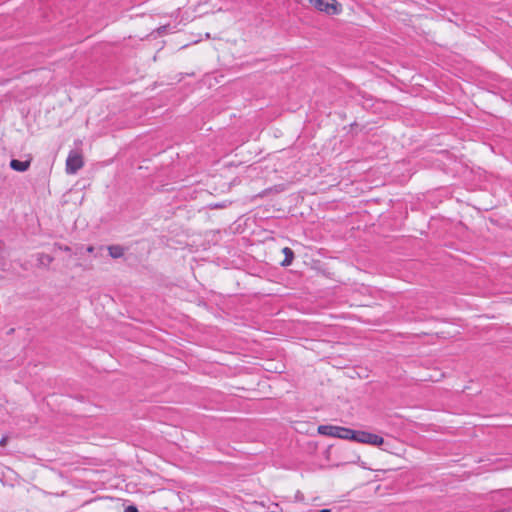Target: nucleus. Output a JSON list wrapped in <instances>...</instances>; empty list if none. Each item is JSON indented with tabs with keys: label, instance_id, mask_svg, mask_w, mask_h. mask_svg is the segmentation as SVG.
I'll return each instance as SVG.
<instances>
[{
	"label": "nucleus",
	"instance_id": "1",
	"mask_svg": "<svg viewBox=\"0 0 512 512\" xmlns=\"http://www.w3.org/2000/svg\"><path fill=\"white\" fill-rule=\"evenodd\" d=\"M349 439L362 444H370L373 446H381L384 443L383 437L362 430H354L350 428Z\"/></svg>",
	"mask_w": 512,
	"mask_h": 512
},
{
	"label": "nucleus",
	"instance_id": "2",
	"mask_svg": "<svg viewBox=\"0 0 512 512\" xmlns=\"http://www.w3.org/2000/svg\"><path fill=\"white\" fill-rule=\"evenodd\" d=\"M309 2L327 15H337L342 11V5L337 0H309Z\"/></svg>",
	"mask_w": 512,
	"mask_h": 512
},
{
	"label": "nucleus",
	"instance_id": "3",
	"mask_svg": "<svg viewBox=\"0 0 512 512\" xmlns=\"http://www.w3.org/2000/svg\"><path fill=\"white\" fill-rule=\"evenodd\" d=\"M318 433L323 436L348 440L350 428L335 425H320L318 426Z\"/></svg>",
	"mask_w": 512,
	"mask_h": 512
},
{
	"label": "nucleus",
	"instance_id": "4",
	"mask_svg": "<svg viewBox=\"0 0 512 512\" xmlns=\"http://www.w3.org/2000/svg\"><path fill=\"white\" fill-rule=\"evenodd\" d=\"M84 165L83 158L76 152H70L66 160V172L75 174Z\"/></svg>",
	"mask_w": 512,
	"mask_h": 512
},
{
	"label": "nucleus",
	"instance_id": "5",
	"mask_svg": "<svg viewBox=\"0 0 512 512\" xmlns=\"http://www.w3.org/2000/svg\"><path fill=\"white\" fill-rule=\"evenodd\" d=\"M31 165V159L26 161H21L18 159H12L10 161V168L17 172H25L29 169Z\"/></svg>",
	"mask_w": 512,
	"mask_h": 512
},
{
	"label": "nucleus",
	"instance_id": "6",
	"mask_svg": "<svg viewBox=\"0 0 512 512\" xmlns=\"http://www.w3.org/2000/svg\"><path fill=\"white\" fill-rule=\"evenodd\" d=\"M108 254L113 259H118L123 257L125 253V248L119 244L110 245L107 247Z\"/></svg>",
	"mask_w": 512,
	"mask_h": 512
},
{
	"label": "nucleus",
	"instance_id": "7",
	"mask_svg": "<svg viewBox=\"0 0 512 512\" xmlns=\"http://www.w3.org/2000/svg\"><path fill=\"white\" fill-rule=\"evenodd\" d=\"M282 252L284 254V259L281 262V266H283V267L290 266L292 264V262H293V259H294V252H293V250L291 248H289V247H284Z\"/></svg>",
	"mask_w": 512,
	"mask_h": 512
},
{
	"label": "nucleus",
	"instance_id": "8",
	"mask_svg": "<svg viewBox=\"0 0 512 512\" xmlns=\"http://www.w3.org/2000/svg\"><path fill=\"white\" fill-rule=\"evenodd\" d=\"M37 261L39 265L47 267L54 261V258L49 254L39 253L37 255Z\"/></svg>",
	"mask_w": 512,
	"mask_h": 512
},
{
	"label": "nucleus",
	"instance_id": "9",
	"mask_svg": "<svg viewBox=\"0 0 512 512\" xmlns=\"http://www.w3.org/2000/svg\"><path fill=\"white\" fill-rule=\"evenodd\" d=\"M504 494H505L504 492L499 491V492L494 493L492 498L496 501H500V499L504 497Z\"/></svg>",
	"mask_w": 512,
	"mask_h": 512
},
{
	"label": "nucleus",
	"instance_id": "10",
	"mask_svg": "<svg viewBox=\"0 0 512 512\" xmlns=\"http://www.w3.org/2000/svg\"><path fill=\"white\" fill-rule=\"evenodd\" d=\"M124 512H139L135 505H129L125 508Z\"/></svg>",
	"mask_w": 512,
	"mask_h": 512
},
{
	"label": "nucleus",
	"instance_id": "11",
	"mask_svg": "<svg viewBox=\"0 0 512 512\" xmlns=\"http://www.w3.org/2000/svg\"><path fill=\"white\" fill-rule=\"evenodd\" d=\"M7 440H8L7 436H2L0 439V446L6 445Z\"/></svg>",
	"mask_w": 512,
	"mask_h": 512
},
{
	"label": "nucleus",
	"instance_id": "12",
	"mask_svg": "<svg viewBox=\"0 0 512 512\" xmlns=\"http://www.w3.org/2000/svg\"><path fill=\"white\" fill-rule=\"evenodd\" d=\"M59 249L63 250V251H66V252H69L70 251V247L68 246H64L62 247L61 245H58Z\"/></svg>",
	"mask_w": 512,
	"mask_h": 512
},
{
	"label": "nucleus",
	"instance_id": "13",
	"mask_svg": "<svg viewBox=\"0 0 512 512\" xmlns=\"http://www.w3.org/2000/svg\"><path fill=\"white\" fill-rule=\"evenodd\" d=\"M319 512H331V510L330 509H321V510H319Z\"/></svg>",
	"mask_w": 512,
	"mask_h": 512
},
{
	"label": "nucleus",
	"instance_id": "14",
	"mask_svg": "<svg viewBox=\"0 0 512 512\" xmlns=\"http://www.w3.org/2000/svg\"><path fill=\"white\" fill-rule=\"evenodd\" d=\"M0 258H3V249L0 247Z\"/></svg>",
	"mask_w": 512,
	"mask_h": 512
}]
</instances>
